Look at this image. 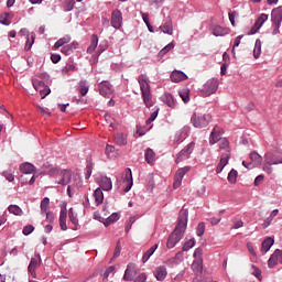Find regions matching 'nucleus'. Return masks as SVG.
I'll list each match as a JSON object with an SVG mask.
<instances>
[{
  "label": "nucleus",
  "instance_id": "37",
  "mask_svg": "<svg viewBox=\"0 0 282 282\" xmlns=\"http://www.w3.org/2000/svg\"><path fill=\"white\" fill-rule=\"evenodd\" d=\"M68 217H69L72 224L75 226L74 230H76L78 228V214L74 213V208H69Z\"/></svg>",
  "mask_w": 282,
  "mask_h": 282
},
{
  "label": "nucleus",
  "instance_id": "53",
  "mask_svg": "<svg viewBox=\"0 0 282 282\" xmlns=\"http://www.w3.org/2000/svg\"><path fill=\"white\" fill-rule=\"evenodd\" d=\"M180 97L182 98L183 102H189L191 97L188 96V89H184L180 93Z\"/></svg>",
  "mask_w": 282,
  "mask_h": 282
},
{
  "label": "nucleus",
  "instance_id": "46",
  "mask_svg": "<svg viewBox=\"0 0 282 282\" xmlns=\"http://www.w3.org/2000/svg\"><path fill=\"white\" fill-rule=\"evenodd\" d=\"M65 6L64 10L65 12H72L74 10V6H76V2L74 0H63Z\"/></svg>",
  "mask_w": 282,
  "mask_h": 282
},
{
  "label": "nucleus",
  "instance_id": "17",
  "mask_svg": "<svg viewBox=\"0 0 282 282\" xmlns=\"http://www.w3.org/2000/svg\"><path fill=\"white\" fill-rule=\"evenodd\" d=\"M268 21V14L261 13L258 19L256 20L254 25L251 28L249 34H257L261 28H263V23Z\"/></svg>",
  "mask_w": 282,
  "mask_h": 282
},
{
  "label": "nucleus",
  "instance_id": "57",
  "mask_svg": "<svg viewBox=\"0 0 282 282\" xmlns=\"http://www.w3.org/2000/svg\"><path fill=\"white\" fill-rule=\"evenodd\" d=\"M22 232H23V235H24L25 237H28V235H32V232H34V226H32V225L25 226V227L23 228Z\"/></svg>",
  "mask_w": 282,
  "mask_h": 282
},
{
  "label": "nucleus",
  "instance_id": "2",
  "mask_svg": "<svg viewBox=\"0 0 282 282\" xmlns=\"http://www.w3.org/2000/svg\"><path fill=\"white\" fill-rule=\"evenodd\" d=\"M219 151H225V153L221 154L220 161L216 167V173H221L224 171V167L228 164V161L230 160V142L226 138H221L218 141Z\"/></svg>",
  "mask_w": 282,
  "mask_h": 282
},
{
  "label": "nucleus",
  "instance_id": "59",
  "mask_svg": "<svg viewBox=\"0 0 282 282\" xmlns=\"http://www.w3.org/2000/svg\"><path fill=\"white\" fill-rule=\"evenodd\" d=\"M243 39V35H238L234 42V46H232V54L235 56L236 52H235V47H239V45L241 44V40Z\"/></svg>",
  "mask_w": 282,
  "mask_h": 282
},
{
  "label": "nucleus",
  "instance_id": "49",
  "mask_svg": "<svg viewBox=\"0 0 282 282\" xmlns=\"http://www.w3.org/2000/svg\"><path fill=\"white\" fill-rule=\"evenodd\" d=\"M2 175L8 182H14V172L12 170L3 171Z\"/></svg>",
  "mask_w": 282,
  "mask_h": 282
},
{
  "label": "nucleus",
  "instance_id": "22",
  "mask_svg": "<svg viewBox=\"0 0 282 282\" xmlns=\"http://www.w3.org/2000/svg\"><path fill=\"white\" fill-rule=\"evenodd\" d=\"M80 186H83V180H80V177H75L73 184L67 187V195L72 197L74 195L73 193L76 192V188L78 189Z\"/></svg>",
  "mask_w": 282,
  "mask_h": 282
},
{
  "label": "nucleus",
  "instance_id": "5",
  "mask_svg": "<svg viewBox=\"0 0 282 282\" xmlns=\"http://www.w3.org/2000/svg\"><path fill=\"white\" fill-rule=\"evenodd\" d=\"M264 171H267V173H272V167L271 166H276L279 164H282V153L279 152H267L264 154Z\"/></svg>",
  "mask_w": 282,
  "mask_h": 282
},
{
  "label": "nucleus",
  "instance_id": "31",
  "mask_svg": "<svg viewBox=\"0 0 282 282\" xmlns=\"http://www.w3.org/2000/svg\"><path fill=\"white\" fill-rule=\"evenodd\" d=\"M272 246H274V239L271 237H268L262 241V247H261L262 252H268L272 248Z\"/></svg>",
  "mask_w": 282,
  "mask_h": 282
},
{
  "label": "nucleus",
  "instance_id": "60",
  "mask_svg": "<svg viewBox=\"0 0 282 282\" xmlns=\"http://www.w3.org/2000/svg\"><path fill=\"white\" fill-rule=\"evenodd\" d=\"M51 91L52 90L47 86L40 89V95L42 96V99L45 98L46 96H50Z\"/></svg>",
  "mask_w": 282,
  "mask_h": 282
},
{
  "label": "nucleus",
  "instance_id": "43",
  "mask_svg": "<svg viewBox=\"0 0 282 282\" xmlns=\"http://www.w3.org/2000/svg\"><path fill=\"white\" fill-rule=\"evenodd\" d=\"M192 248H195V238H192V239L185 241L182 250H183V252H188V250H191Z\"/></svg>",
  "mask_w": 282,
  "mask_h": 282
},
{
  "label": "nucleus",
  "instance_id": "8",
  "mask_svg": "<svg viewBox=\"0 0 282 282\" xmlns=\"http://www.w3.org/2000/svg\"><path fill=\"white\" fill-rule=\"evenodd\" d=\"M212 119L210 115L198 116L197 112H194L191 122L195 129H204V127H208Z\"/></svg>",
  "mask_w": 282,
  "mask_h": 282
},
{
  "label": "nucleus",
  "instance_id": "23",
  "mask_svg": "<svg viewBox=\"0 0 282 282\" xmlns=\"http://www.w3.org/2000/svg\"><path fill=\"white\" fill-rule=\"evenodd\" d=\"M188 76L184 74L182 70H174L171 74V80L172 83H182V80H186Z\"/></svg>",
  "mask_w": 282,
  "mask_h": 282
},
{
  "label": "nucleus",
  "instance_id": "55",
  "mask_svg": "<svg viewBox=\"0 0 282 282\" xmlns=\"http://www.w3.org/2000/svg\"><path fill=\"white\" fill-rule=\"evenodd\" d=\"M76 66L74 64H67L62 68V74H69V72H74Z\"/></svg>",
  "mask_w": 282,
  "mask_h": 282
},
{
  "label": "nucleus",
  "instance_id": "39",
  "mask_svg": "<svg viewBox=\"0 0 282 282\" xmlns=\"http://www.w3.org/2000/svg\"><path fill=\"white\" fill-rule=\"evenodd\" d=\"M40 208L41 215H45V213H47V210L50 209V198L44 197L40 204Z\"/></svg>",
  "mask_w": 282,
  "mask_h": 282
},
{
  "label": "nucleus",
  "instance_id": "25",
  "mask_svg": "<svg viewBox=\"0 0 282 282\" xmlns=\"http://www.w3.org/2000/svg\"><path fill=\"white\" fill-rule=\"evenodd\" d=\"M271 21L272 23H280L282 21V7H278L271 12Z\"/></svg>",
  "mask_w": 282,
  "mask_h": 282
},
{
  "label": "nucleus",
  "instance_id": "14",
  "mask_svg": "<svg viewBox=\"0 0 282 282\" xmlns=\"http://www.w3.org/2000/svg\"><path fill=\"white\" fill-rule=\"evenodd\" d=\"M110 23L115 30L122 28V12L120 10L116 9L112 11Z\"/></svg>",
  "mask_w": 282,
  "mask_h": 282
},
{
  "label": "nucleus",
  "instance_id": "48",
  "mask_svg": "<svg viewBox=\"0 0 282 282\" xmlns=\"http://www.w3.org/2000/svg\"><path fill=\"white\" fill-rule=\"evenodd\" d=\"M115 140L119 147H124L127 144V138L124 134H117Z\"/></svg>",
  "mask_w": 282,
  "mask_h": 282
},
{
  "label": "nucleus",
  "instance_id": "19",
  "mask_svg": "<svg viewBox=\"0 0 282 282\" xmlns=\"http://www.w3.org/2000/svg\"><path fill=\"white\" fill-rule=\"evenodd\" d=\"M153 274L156 281H164V279L169 276V271L166 270V267L159 265L154 269Z\"/></svg>",
  "mask_w": 282,
  "mask_h": 282
},
{
  "label": "nucleus",
  "instance_id": "58",
  "mask_svg": "<svg viewBox=\"0 0 282 282\" xmlns=\"http://www.w3.org/2000/svg\"><path fill=\"white\" fill-rule=\"evenodd\" d=\"M116 271V267L111 265L109 267L105 273H104V282H107V279H109V274Z\"/></svg>",
  "mask_w": 282,
  "mask_h": 282
},
{
  "label": "nucleus",
  "instance_id": "13",
  "mask_svg": "<svg viewBox=\"0 0 282 282\" xmlns=\"http://www.w3.org/2000/svg\"><path fill=\"white\" fill-rule=\"evenodd\" d=\"M138 274V265L129 263L123 274V281H133Z\"/></svg>",
  "mask_w": 282,
  "mask_h": 282
},
{
  "label": "nucleus",
  "instance_id": "40",
  "mask_svg": "<svg viewBox=\"0 0 282 282\" xmlns=\"http://www.w3.org/2000/svg\"><path fill=\"white\" fill-rule=\"evenodd\" d=\"M159 110H155L154 112L151 113L150 118L145 121L147 124V131H150V129H153V121L155 118H158Z\"/></svg>",
  "mask_w": 282,
  "mask_h": 282
},
{
  "label": "nucleus",
  "instance_id": "52",
  "mask_svg": "<svg viewBox=\"0 0 282 282\" xmlns=\"http://www.w3.org/2000/svg\"><path fill=\"white\" fill-rule=\"evenodd\" d=\"M227 180H228V182H230V184H236L237 183V171L231 170L228 174Z\"/></svg>",
  "mask_w": 282,
  "mask_h": 282
},
{
  "label": "nucleus",
  "instance_id": "6",
  "mask_svg": "<svg viewBox=\"0 0 282 282\" xmlns=\"http://www.w3.org/2000/svg\"><path fill=\"white\" fill-rule=\"evenodd\" d=\"M20 171L23 175H21V180H22V184H30V186H32V184H34L36 182V177H39V175L33 174L36 171V166H34V164L32 163H24L20 165ZM25 175H32V177L28 181L25 178Z\"/></svg>",
  "mask_w": 282,
  "mask_h": 282
},
{
  "label": "nucleus",
  "instance_id": "56",
  "mask_svg": "<svg viewBox=\"0 0 282 282\" xmlns=\"http://www.w3.org/2000/svg\"><path fill=\"white\" fill-rule=\"evenodd\" d=\"M206 230V225L204 223H199L196 229L197 237H202Z\"/></svg>",
  "mask_w": 282,
  "mask_h": 282
},
{
  "label": "nucleus",
  "instance_id": "9",
  "mask_svg": "<svg viewBox=\"0 0 282 282\" xmlns=\"http://www.w3.org/2000/svg\"><path fill=\"white\" fill-rule=\"evenodd\" d=\"M217 89H219V79L212 78V79H208L204 84V86H203L200 91H202L203 96L208 98V96H213V94H216Z\"/></svg>",
  "mask_w": 282,
  "mask_h": 282
},
{
  "label": "nucleus",
  "instance_id": "44",
  "mask_svg": "<svg viewBox=\"0 0 282 282\" xmlns=\"http://www.w3.org/2000/svg\"><path fill=\"white\" fill-rule=\"evenodd\" d=\"M0 23L2 25H10V23H12V21L10 20V13L4 12L0 14Z\"/></svg>",
  "mask_w": 282,
  "mask_h": 282
},
{
  "label": "nucleus",
  "instance_id": "1",
  "mask_svg": "<svg viewBox=\"0 0 282 282\" xmlns=\"http://www.w3.org/2000/svg\"><path fill=\"white\" fill-rule=\"evenodd\" d=\"M187 224H188V210L181 209L178 214L177 225L174 231L171 234V236L167 239V248H175V246H177V243L182 241Z\"/></svg>",
  "mask_w": 282,
  "mask_h": 282
},
{
  "label": "nucleus",
  "instance_id": "38",
  "mask_svg": "<svg viewBox=\"0 0 282 282\" xmlns=\"http://www.w3.org/2000/svg\"><path fill=\"white\" fill-rule=\"evenodd\" d=\"M2 282H14V273L11 271H6L4 273L0 274Z\"/></svg>",
  "mask_w": 282,
  "mask_h": 282
},
{
  "label": "nucleus",
  "instance_id": "15",
  "mask_svg": "<svg viewBox=\"0 0 282 282\" xmlns=\"http://www.w3.org/2000/svg\"><path fill=\"white\" fill-rule=\"evenodd\" d=\"M41 263V254H36L34 258L31 259L28 270L33 279H36V268H40Z\"/></svg>",
  "mask_w": 282,
  "mask_h": 282
},
{
  "label": "nucleus",
  "instance_id": "63",
  "mask_svg": "<svg viewBox=\"0 0 282 282\" xmlns=\"http://www.w3.org/2000/svg\"><path fill=\"white\" fill-rule=\"evenodd\" d=\"M133 282H147V273H140Z\"/></svg>",
  "mask_w": 282,
  "mask_h": 282
},
{
  "label": "nucleus",
  "instance_id": "47",
  "mask_svg": "<svg viewBox=\"0 0 282 282\" xmlns=\"http://www.w3.org/2000/svg\"><path fill=\"white\" fill-rule=\"evenodd\" d=\"M35 39H36V35L34 33L31 34V41H30V37H28L26 44H25V47H24V50L26 52H30V50H32V45H34Z\"/></svg>",
  "mask_w": 282,
  "mask_h": 282
},
{
  "label": "nucleus",
  "instance_id": "62",
  "mask_svg": "<svg viewBox=\"0 0 282 282\" xmlns=\"http://www.w3.org/2000/svg\"><path fill=\"white\" fill-rule=\"evenodd\" d=\"M239 228H243V220H235L231 230H237Z\"/></svg>",
  "mask_w": 282,
  "mask_h": 282
},
{
  "label": "nucleus",
  "instance_id": "54",
  "mask_svg": "<svg viewBox=\"0 0 282 282\" xmlns=\"http://www.w3.org/2000/svg\"><path fill=\"white\" fill-rule=\"evenodd\" d=\"M33 87H34L35 91H41V89H43V87H45V83L35 79V80H33Z\"/></svg>",
  "mask_w": 282,
  "mask_h": 282
},
{
  "label": "nucleus",
  "instance_id": "32",
  "mask_svg": "<svg viewBox=\"0 0 282 282\" xmlns=\"http://www.w3.org/2000/svg\"><path fill=\"white\" fill-rule=\"evenodd\" d=\"M96 47H98V35L93 34L91 36V43L87 48L88 54H94L96 52Z\"/></svg>",
  "mask_w": 282,
  "mask_h": 282
},
{
  "label": "nucleus",
  "instance_id": "24",
  "mask_svg": "<svg viewBox=\"0 0 282 282\" xmlns=\"http://www.w3.org/2000/svg\"><path fill=\"white\" fill-rule=\"evenodd\" d=\"M160 29L164 34L173 36V20H171V18L167 17L165 23L163 24V26H160Z\"/></svg>",
  "mask_w": 282,
  "mask_h": 282
},
{
  "label": "nucleus",
  "instance_id": "30",
  "mask_svg": "<svg viewBox=\"0 0 282 282\" xmlns=\"http://www.w3.org/2000/svg\"><path fill=\"white\" fill-rule=\"evenodd\" d=\"M100 186H101L102 191H111V188H113L111 178H109L107 176L101 177Z\"/></svg>",
  "mask_w": 282,
  "mask_h": 282
},
{
  "label": "nucleus",
  "instance_id": "28",
  "mask_svg": "<svg viewBox=\"0 0 282 282\" xmlns=\"http://www.w3.org/2000/svg\"><path fill=\"white\" fill-rule=\"evenodd\" d=\"M162 102H164L165 105H167V107H171V109H175V99L173 98V95L165 93L162 97H161Z\"/></svg>",
  "mask_w": 282,
  "mask_h": 282
},
{
  "label": "nucleus",
  "instance_id": "4",
  "mask_svg": "<svg viewBox=\"0 0 282 282\" xmlns=\"http://www.w3.org/2000/svg\"><path fill=\"white\" fill-rule=\"evenodd\" d=\"M48 175L55 177L56 184H61L62 186H67L72 182V171L69 170L51 169Z\"/></svg>",
  "mask_w": 282,
  "mask_h": 282
},
{
  "label": "nucleus",
  "instance_id": "18",
  "mask_svg": "<svg viewBox=\"0 0 282 282\" xmlns=\"http://www.w3.org/2000/svg\"><path fill=\"white\" fill-rule=\"evenodd\" d=\"M279 263H282V251L281 249H276L272 256L270 257L268 261L269 268H274V265H278Z\"/></svg>",
  "mask_w": 282,
  "mask_h": 282
},
{
  "label": "nucleus",
  "instance_id": "61",
  "mask_svg": "<svg viewBox=\"0 0 282 282\" xmlns=\"http://www.w3.org/2000/svg\"><path fill=\"white\" fill-rule=\"evenodd\" d=\"M44 215H46V221H48V224H54V220L56 219L54 217V213L52 212H46L44 213Z\"/></svg>",
  "mask_w": 282,
  "mask_h": 282
},
{
  "label": "nucleus",
  "instance_id": "35",
  "mask_svg": "<svg viewBox=\"0 0 282 282\" xmlns=\"http://www.w3.org/2000/svg\"><path fill=\"white\" fill-rule=\"evenodd\" d=\"M74 50H76V44L70 43V44L64 45L61 52L62 54H65V56H69L70 54H74Z\"/></svg>",
  "mask_w": 282,
  "mask_h": 282
},
{
  "label": "nucleus",
  "instance_id": "10",
  "mask_svg": "<svg viewBox=\"0 0 282 282\" xmlns=\"http://www.w3.org/2000/svg\"><path fill=\"white\" fill-rule=\"evenodd\" d=\"M195 150V142L188 143L183 150L176 154L175 163L180 164L191 158V153Z\"/></svg>",
  "mask_w": 282,
  "mask_h": 282
},
{
  "label": "nucleus",
  "instance_id": "45",
  "mask_svg": "<svg viewBox=\"0 0 282 282\" xmlns=\"http://www.w3.org/2000/svg\"><path fill=\"white\" fill-rule=\"evenodd\" d=\"M253 56L254 58H259V56H261V40H256Z\"/></svg>",
  "mask_w": 282,
  "mask_h": 282
},
{
  "label": "nucleus",
  "instance_id": "20",
  "mask_svg": "<svg viewBox=\"0 0 282 282\" xmlns=\"http://www.w3.org/2000/svg\"><path fill=\"white\" fill-rule=\"evenodd\" d=\"M212 34L214 36H226L228 34H230V29L224 28L221 25H214L212 28Z\"/></svg>",
  "mask_w": 282,
  "mask_h": 282
},
{
  "label": "nucleus",
  "instance_id": "29",
  "mask_svg": "<svg viewBox=\"0 0 282 282\" xmlns=\"http://www.w3.org/2000/svg\"><path fill=\"white\" fill-rule=\"evenodd\" d=\"M94 197L96 206H100L105 202V194H102V189L100 188L95 189Z\"/></svg>",
  "mask_w": 282,
  "mask_h": 282
},
{
  "label": "nucleus",
  "instance_id": "21",
  "mask_svg": "<svg viewBox=\"0 0 282 282\" xmlns=\"http://www.w3.org/2000/svg\"><path fill=\"white\" fill-rule=\"evenodd\" d=\"M123 182L127 183V186L124 187V193H129L133 186V175L131 173V169L126 170Z\"/></svg>",
  "mask_w": 282,
  "mask_h": 282
},
{
  "label": "nucleus",
  "instance_id": "64",
  "mask_svg": "<svg viewBox=\"0 0 282 282\" xmlns=\"http://www.w3.org/2000/svg\"><path fill=\"white\" fill-rule=\"evenodd\" d=\"M113 151H116V148H113L112 145L106 147V155H108V158H113V155H111V153H113Z\"/></svg>",
  "mask_w": 282,
  "mask_h": 282
},
{
  "label": "nucleus",
  "instance_id": "34",
  "mask_svg": "<svg viewBox=\"0 0 282 282\" xmlns=\"http://www.w3.org/2000/svg\"><path fill=\"white\" fill-rule=\"evenodd\" d=\"M144 155L145 162H148V164H153L155 162V152L152 149L148 148Z\"/></svg>",
  "mask_w": 282,
  "mask_h": 282
},
{
  "label": "nucleus",
  "instance_id": "50",
  "mask_svg": "<svg viewBox=\"0 0 282 282\" xmlns=\"http://www.w3.org/2000/svg\"><path fill=\"white\" fill-rule=\"evenodd\" d=\"M105 120H106V122H108V124L111 129H116V127H118L116 119L111 118L110 115H105Z\"/></svg>",
  "mask_w": 282,
  "mask_h": 282
},
{
  "label": "nucleus",
  "instance_id": "3",
  "mask_svg": "<svg viewBox=\"0 0 282 282\" xmlns=\"http://www.w3.org/2000/svg\"><path fill=\"white\" fill-rule=\"evenodd\" d=\"M138 83L140 85L143 102L145 107L150 109V107H153V97L151 96V85H149V78H147V75H140Z\"/></svg>",
  "mask_w": 282,
  "mask_h": 282
},
{
  "label": "nucleus",
  "instance_id": "16",
  "mask_svg": "<svg viewBox=\"0 0 282 282\" xmlns=\"http://www.w3.org/2000/svg\"><path fill=\"white\" fill-rule=\"evenodd\" d=\"M100 96L109 98L113 94V86L109 82H101L98 85Z\"/></svg>",
  "mask_w": 282,
  "mask_h": 282
},
{
  "label": "nucleus",
  "instance_id": "27",
  "mask_svg": "<svg viewBox=\"0 0 282 282\" xmlns=\"http://www.w3.org/2000/svg\"><path fill=\"white\" fill-rule=\"evenodd\" d=\"M59 227L61 230H67V209H61L59 212Z\"/></svg>",
  "mask_w": 282,
  "mask_h": 282
},
{
  "label": "nucleus",
  "instance_id": "26",
  "mask_svg": "<svg viewBox=\"0 0 282 282\" xmlns=\"http://www.w3.org/2000/svg\"><path fill=\"white\" fill-rule=\"evenodd\" d=\"M221 139V132L219 128L215 127L209 137V144H217Z\"/></svg>",
  "mask_w": 282,
  "mask_h": 282
},
{
  "label": "nucleus",
  "instance_id": "41",
  "mask_svg": "<svg viewBox=\"0 0 282 282\" xmlns=\"http://www.w3.org/2000/svg\"><path fill=\"white\" fill-rule=\"evenodd\" d=\"M72 41V37L69 36H64L59 39L57 42L54 44V50H58L59 47H63V45H66V43H69Z\"/></svg>",
  "mask_w": 282,
  "mask_h": 282
},
{
  "label": "nucleus",
  "instance_id": "11",
  "mask_svg": "<svg viewBox=\"0 0 282 282\" xmlns=\"http://www.w3.org/2000/svg\"><path fill=\"white\" fill-rule=\"evenodd\" d=\"M250 161L251 162H242V165L245 169H254V166H261V162H263V158H261V154L257 152H251L250 153Z\"/></svg>",
  "mask_w": 282,
  "mask_h": 282
},
{
  "label": "nucleus",
  "instance_id": "42",
  "mask_svg": "<svg viewBox=\"0 0 282 282\" xmlns=\"http://www.w3.org/2000/svg\"><path fill=\"white\" fill-rule=\"evenodd\" d=\"M118 219H120V214L118 213H113L112 215H110L106 221L104 223L105 226H111V224L118 221Z\"/></svg>",
  "mask_w": 282,
  "mask_h": 282
},
{
  "label": "nucleus",
  "instance_id": "33",
  "mask_svg": "<svg viewBox=\"0 0 282 282\" xmlns=\"http://www.w3.org/2000/svg\"><path fill=\"white\" fill-rule=\"evenodd\" d=\"M155 250H158V243L153 245L142 257V262L147 263L151 257H153Z\"/></svg>",
  "mask_w": 282,
  "mask_h": 282
},
{
  "label": "nucleus",
  "instance_id": "51",
  "mask_svg": "<svg viewBox=\"0 0 282 282\" xmlns=\"http://www.w3.org/2000/svg\"><path fill=\"white\" fill-rule=\"evenodd\" d=\"M173 47H175V44L173 43H170L167 44L164 48H162L160 52H159V56H164L165 54H169V52H171V50H173Z\"/></svg>",
  "mask_w": 282,
  "mask_h": 282
},
{
  "label": "nucleus",
  "instance_id": "12",
  "mask_svg": "<svg viewBox=\"0 0 282 282\" xmlns=\"http://www.w3.org/2000/svg\"><path fill=\"white\" fill-rule=\"evenodd\" d=\"M191 171V166H184L181 167L176 171V174L174 176V183L173 186L174 188H180V186H182V180H184V175H186V173H188Z\"/></svg>",
  "mask_w": 282,
  "mask_h": 282
},
{
  "label": "nucleus",
  "instance_id": "7",
  "mask_svg": "<svg viewBox=\"0 0 282 282\" xmlns=\"http://www.w3.org/2000/svg\"><path fill=\"white\" fill-rule=\"evenodd\" d=\"M204 250L202 248H197L194 251V261L192 263V270L195 274H202V270H204Z\"/></svg>",
  "mask_w": 282,
  "mask_h": 282
},
{
  "label": "nucleus",
  "instance_id": "36",
  "mask_svg": "<svg viewBox=\"0 0 282 282\" xmlns=\"http://www.w3.org/2000/svg\"><path fill=\"white\" fill-rule=\"evenodd\" d=\"M8 210L11 215H15L17 217H21L23 215V209H21L19 205H10Z\"/></svg>",
  "mask_w": 282,
  "mask_h": 282
}]
</instances>
